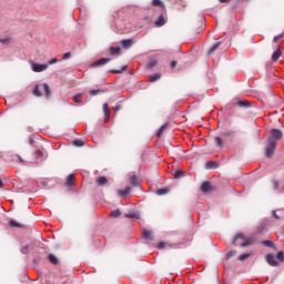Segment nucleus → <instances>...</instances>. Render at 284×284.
<instances>
[{
    "label": "nucleus",
    "instance_id": "49530a36",
    "mask_svg": "<svg viewBox=\"0 0 284 284\" xmlns=\"http://www.w3.org/2000/svg\"><path fill=\"white\" fill-rule=\"evenodd\" d=\"M234 254H236V251L229 252L226 255V258H232V256H234Z\"/></svg>",
    "mask_w": 284,
    "mask_h": 284
},
{
    "label": "nucleus",
    "instance_id": "f03ea898",
    "mask_svg": "<svg viewBox=\"0 0 284 284\" xmlns=\"http://www.w3.org/2000/svg\"><path fill=\"white\" fill-rule=\"evenodd\" d=\"M239 239H241L242 241L245 240V236L242 233H237L234 237H233V244L234 245H240V247H247L248 245H252V243H254V240L250 239L246 240L242 243H239Z\"/></svg>",
    "mask_w": 284,
    "mask_h": 284
},
{
    "label": "nucleus",
    "instance_id": "72a5a7b5",
    "mask_svg": "<svg viewBox=\"0 0 284 284\" xmlns=\"http://www.w3.org/2000/svg\"><path fill=\"white\" fill-rule=\"evenodd\" d=\"M9 225H11V227H21V224H19V222L14 221V220H11L9 222Z\"/></svg>",
    "mask_w": 284,
    "mask_h": 284
},
{
    "label": "nucleus",
    "instance_id": "412c9836",
    "mask_svg": "<svg viewBox=\"0 0 284 284\" xmlns=\"http://www.w3.org/2000/svg\"><path fill=\"white\" fill-rule=\"evenodd\" d=\"M221 45V42H215L207 51L209 54H212V52L216 51L217 48Z\"/></svg>",
    "mask_w": 284,
    "mask_h": 284
},
{
    "label": "nucleus",
    "instance_id": "6e6d98bb",
    "mask_svg": "<svg viewBox=\"0 0 284 284\" xmlns=\"http://www.w3.org/2000/svg\"><path fill=\"white\" fill-rule=\"evenodd\" d=\"M0 187H3V181L0 180Z\"/></svg>",
    "mask_w": 284,
    "mask_h": 284
},
{
    "label": "nucleus",
    "instance_id": "bb28decb",
    "mask_svg": "<svg viewBox=\"0 0 284 284\" xmlns=\"http://www.w3.org/2000/svg\"><path fill=\"white\" fill-rule=\"evenodd\" d=\"M0 43L8 45L10 43V37L0 38Z\"/></svg>",
    "mask_w": 284,
    "mask_h": 284
},
{
    "label": "nucleus",
    "instance_id": "c03bdc74",
    "mask_svg": "<svg viewBox=\"0 0 284 284\" xmlns=\"http://www.w3.org/2000/svg\"><path fill=\"white\" fill-rule=\"evenodd\" d=\"M223 136H234V131H225Z\"/></svg>",
    "mask_w": 284,
    "mask_h": 284
},
{
    "label": "nucleus",
    "instance_id": "cd10ccee",
    "mask_svg": "<svg viewBox=\"0 0 284 284\" xmlns=\"http://www.w3.org/2000/svg\"><path fill=\"white\" fill-rule=\"evenodd\" d=\"M262 245H265V247H274V242L265 240L262 242Z\"/></svg>",
    "mask_w": 284,
    "mask_h": 284
},
{
    "label": "nucleus",
    "instance_id": "c85d7f7f",
    "mask_svg": "<svg viewBox=\"0 0 284 284\" xmlns=\"http://www.w3.org/2000/svg\"><path fill=\"white\" fill-rule=\"evenodd\" d=\"M276 258H277V261H280V263L284 262V253H283V251L277 252Z\"/></svg>",
    "mask_w": 284,
    "mask_h": 284
},
{
    "label": "nucleus",
    "instance_id": "ddd939ff",
    "mask_svg": "<svg viewBox=\"0 0 284 284\" xmlns=\"http://www.w3.org/2000/svg\"><path fill=\"white\" fill-rule=\"evenodd\" d=\"M143 239H144L145 241H152V231H150V230H144V231H143Z\"/></svg>",
    "mask_w": 284,
    "mask_h": 284
},
{
    "label": "nucleus",
    "instance_id": "ea45409f",
    "mask_svg": "<svg viewBox=\"0 0 284 284\" xmlns=\"http://www.w3.org/2000/svg\"><path fill=\"white\" fill-rule=\"evenodd\" d=\"M29 248H30V246H28V245L22 246V247L20 248L21 254H28V250H29Z\"/></svg>",
    "mask_w": 284,
    "mask_h": 284
},
{
    "label": "nucleus",
    "instance_id": "5701e85b",
    "mask_svg": "<svg viewBox=\"0 0 284 284\" xmlns=\"http://www.w3.org/2000/svg\"><path fill=\"white\" fill-rule=\"evenodd\" d=\"M159 79H161V73H154L150 75L151 83H154V81H159Z\"/></svg>",
    "mask_w": 284,
    "mask_h": 284
},
{
    "label": "nucleus",
    "instance_id": "4be33fe9",
    "mask_svg": "<svg viewBox=\"0 0 284 284\" xmlns=\"http://www.w3.org/2000/svg\"><path fill=\"white\" fill-rule=\"evenodd\" d=\"M103 112H104V116L106 119H110V108L108 106V103L103 104Z\"/></svg>",
    "mask_w": 284,
    "mask_h": 284
},
{
    "label": "nucleus",
    "instance_id": "e433bc0d",
    "mask_svg": "<svg viewBox=\"0 0 284 284\" xmlns=\"http://www.w3.org/2000/svg\"><path fill=\"white\" fill-rule=\"evenodd\" d=\"M246 258H250V253H244L240 255L239 261H246Z\"/></svg>",
    "mask_w": 284,
    "mask_h": 284
},
{
    "label": "nucleus",
    "instance_id": "7ed1b4c3",
    "mask_svg": "<svg viewBox=\"0 0 284 284\" xmlns=\"http://www.w3.org/2000/svg\"><path fill=\"white\" fill-rule=\"evenodd\" d=\"M155 26L156 28H161L163 26H165V23H168V18L165 17V14H160L159 18L155 20Z\"/></svg>",
    "mask_w": 284,
    "mask_h": 284
},
{
    "label": "nucleus",
    "instance_id": "5fc2aeb1",
    "mask_svg": "<svg viewBox=\"0 0 284 284\" xmlns=\"http://www.w3.org/2000/svg\"><path fill=\"white\" fill-rule=\"evenodd\" d=\"M220 1V3H227V1H230V0H219Z\"/></svg>",
    "mask_w": 284,
    "mask_h": 284
},
{
    "label": "nucleus",
    "instance_id": "f704fd0d",
    "mask_svg": "<svg viewBox=\"0 0 284 284\" xmlns=\"http://www.w3.org/2000/svg\"><path fill=\"white\" fill-rule=\"evenodd\" d=\"M73 145H75V148H82L83 141H81V140H74V141H73Z\"/></svg>",
    "mask_w": 284,
    "mask_h": 284
},
{
    "label": "nucleus",
    "instance_id": "864d4df0",
    "mask_svg": "<svg viewBox=\"0 0 284 284\" xmlns=\"http://www.w3.org/2000/svg\"><path fill=\"white\" fill-rule=\"evenodd\" d=\"M274 219H278V215H276V211H273Z\"/></svg>",
    "mask_w": 284,
    "mask_h": 284
},
{
    "label": "nucleus",
    "instance_id": "f3484780",
    "mask_svg": "<svg viewBox=\"0 0 284 284\" xmlns=\"http://www.w3.org/2000/svg\"><path fill=\"white\" fill-rule=\"evenodd\" d=\"M130 183L131 185H133L134 187H136L139 185V179L136 178V175H131L130 176Z\"/></svg>",
    "mask_w": 284,
    "mask_h": 284
},
{
    "label": "nucleus",
    "instance_id": "f8f14e48",
    "mask_svg": "<svg viewBox=\"0 0 284 284\" xmlns=\"http://www.w3.org/2000/svg\"><path fill=\"white\" fill-rule=\"evenodd\" d=\"M239 108H250L252 104L247 100H240L237 102Z\"/></svg>",
    "mask_w": 284,
    "mask_h": 284
},
{
    "label": "nucleus",
    "instance_id": "2eb2a0df",
    "mask_svg": "<svg viewBox=\"0 0 284 284\" xmlns=\"http://www.w3.org/2000/svg\"><path fill=\"white\" fill-rule=\"evenodd\" d=\"M72 185H74V174H70V175L67 178V186H68V187H72Z\"/></svg>",
    "mask_w": 284,
    "mask_h": 284
},
{
    "label": "nucleus",
    "instance_id": "09e8293b",
    "mask_svg": "<svg viewBox=\"0 0 284 284\" xmlns=\"http://www.w3.org/2000/svg\"><path fill=\"white\" fill-rule=\"evenodd\" d=\"M14 161H19L20 163H23V159H21L19 155H14Z\"/></svg>",
    "mask_w": 284,
    "mask_h": 284
},
{
    "label": "nucleus",
    "instance_id": "dca6fc26",
    "mask_svg": "<svg viewBox=\"0 0 284 284\" xmlns=\"http://www.w3.org/2000/svg\"><path fill=\"white\" fill-rule=\"evenodd\" d=\"M165 130H168V123L163 124L162 126H160V129L156 132V136H162L163 132H165Z\"/></svg>",
    "mask_w": 284,
    "mask_h": 284
},
{
    "label": "nucleus",
    "instance_id": "39448f33",
    "mask_svg": "<svg viewBox=\"0 0 284 284\" xmlns=\"http://www.w3.org/2000/svg\"><path fill=\"white\" fill-rule=\"evenodd\" d=\"M265 258L268 265H271L272 267H278V262L276 261L273 254H267Z\"/></svg>",
    "mask_w": 284,
    "mask_h": 284
},
{
    "label": "nucleus",
    "instance_id": "a878e982",
    "mask_svg": "<svg viewBox=\"0 0 284 284\" xmlns=\"http://www.w3.org/2000/svg\"><path fill=\"white\" fill-rule=\"evenodd\" d=\"M128 70V65H124L121 68V70H112V74H121L122 72H125Z\"/></svg>",
    "mask_w": 284,
    "mask_h": 284
},
{
    "label": "nucleus",
    "instance_id": "7c9ffc66",
    "mask_svg": "<svg viewBox=\"0 0 284 284\" xmlns=\"http://www.w3.org/2000/svg\"><path fill=\"white\" fill-rule=\"evenodd\" d=\"M215 143H216L217 148H223V139L216 136L215 138Z\"/></svg>",
    "mask_w": 284,
    "mask_h": 284
},
{
    "label": "nucleus",
    "instance_id": "aec40b11",
    "mask_svg": "<svg viewBox=\"0 0 284 284\" xmlns=\"http://www.w3.org/2000/svg\"><path fill=\"white\" fill-rule=\"evenodd\" d=\"M42 88H43V90H44V93H45L47 99H50V94H51V92H50V85H48V83H44V84L42 85Z\"/></svg>",
    "mask_w": 284,
    "mask_h": 284
},
{
    "label": "nucleus",
    "instance_id": "603ef678",
    "mask_svg": "<svg viewBox=\"0 0 284 284\" xmlns=\"http://www.w3.org/2000/svg\"><path fill=\"white\" fill-rule=\"evenodd\" d=\"M119 110H121V106L120 105H115L114 106V112H119Z\"/></svg>",
    "mask_w": 284,
    "mask_h": 284
},
{
    "label": "nucleus",
    "instance_id": "58836bf2",
    "mask_svg": "<svg viewBox=\"0 0 284 284\" xmlns=\"http://www.w3.org/2000/svg\"><path fill=\"white\" fill-rule=\"evenodd\" d=\"M183 175V171L178 170L174 172V179H181V176Z\"/></svg>",
    "mask_w": 284,
    "mask_h": 284
},
{
    "label": "nucleus",
    "instance_id": "79ce46f5",
    "mask_svg": "<svg viewBox=\"0 0 284 284\" xmlns=\"http://www.w3.org/2000/svg\"><path fill=\"white\" fill-rule=\"evenodd\" d=\"M99 92H101V90L93 89V90L90 91V95L91 97H97V94H99Z\"/></svg>",
    "mask_w": 284,
    "mask_h": 284
},
{
    "label": "nucleus",
    "instance_id": "c9c22d12",
    "mask_svg": "<svg viewBox=\"0 0 284 284\" xmlns=\"http://www.w3.org/2000/svg\"><path fill=\"white\" fill-rule=\"evenodd\" d=\"M126 219H139V213H128Z\"/></svg>",
    "mask_w": 284,
    "mask_h": 284
},
{
    "label": "nucleus",
    "instance_id": "8fccbe9b",
    "mask_svg": "<svg viewBox=\"0 0 284 284\" xmlns=\"http://www.w3.org/2000/svg\"><path fill=\"white\" fill-rule=\"evenodd\" d=\"M273 187H274V190H278V182L277 181L273 182Z\"/></svg>",
    "mask_w": 284,
    "mask_h": 284
},
{
    "label": "nucleus",
    "instance_id": "b1692460",
    "mask_svg": "<svg viewBox=\"0 0 284 284\" xmlns=\"http://www.w3.org/2000/svg\"><path fill=\"white\" fill-rule=\"evenodd\" d=\"M119 52H121V48H119V47L110 48V54L114 55V54H119Z\"/></svg>",
    "mask_w": 284,
    "mask_h": 284
},
{
    "label": "nucleus",
    "instance_id": "3c124183",
    "mask_svg": "<svg viewBox=\"0 0 284 284\" xmlns=\"http://www.w3.org/2000/svg\"><path fill=\"white\" fill-rule=\"evenodd\" d=\"M171 68H172V69L176 68V61H172V62H171Z\"/></svg>",
    "mask_w": 284,
    "mask_h": 284
},
{
    "label": "nucleus",
    "instance_id": "6ab92c4d",
    "mask_svg": "<svg viewBox=\"0 0 284 284\" xmlns=\"http://www.w3.org/2000/svg\"><path fill=\"white\" fill-rule=\"evenodd\" d=\"M105 183H108V178L106 176L98 178V180H97L98 185H105Z\"/></svg>",
    "mask_w": 284,
    "mask_h": 284
},
{
    "label": "nucleus",
    "instance_id": "4d7b16f0",
    "mask_svg": "<svg viewBox=\"0 0 284 284\" xmlns=\"http://www.w3.org/2000/svg\"><path fill=\"white\" fill-rule=\"evenodd\" d=\"M39 154H41V152H36V156H39Z\"/></svg>",
    "mask_w": 284,
    "mask_h": 284
},
{
    "label": "nucleus",
    "instance_id": "c756f323",
    "mask_svg": "<svg viewBox=\"0 0 284 284\" xmlns=\"http://www.w3.org/2000/svg\"><path fill=\"white\" fill-rule=\"evenodd\" d=\"M169 190L168 189H159L156 191L158 196H163V194H168Z\"/></svg>",
    "mask_w": 284,
    "mask_h": 284
},
{
    "label": "nucleus",
    "instance_id": "9d476101",
    "mask_svg": "<svg viewBox=\"0 0 284 284\" xmlns=\"http://www.w3.org/2000/svg\"><path fill=\"white\" fill-rule=\"evenodd\" d=\"M201 190L203 192H210L212 190V184H210V182H203L201 185Z\"/></svg>",
    "mask_w": 284,
    "mask_h": 284
},
{
    "label": "nucleus",
    "instance_id": "a211bd4d",
    "mask_svg": "<svg viewBox=\"0 0 284 284\" xmlns=\"http://www.w3.org/2000/svg\"><path fill=\"white\" fill-rule=\"evenodd\" d=\"M48 260L50 263H52V265H57V263H59V260L57 258V256H54V254H49Z\"/></svg>",
    "mask_w": 284,
    "mask_h": 284
},
{
    "label": "nucleus",
    "instance_id": "37998d69",
    "mask_svg": "<svg viewBox=\"0 0 284 284\" xmlns=\"http://www.w3.org/2000/svg\"><path fill=\"white\" fill-rule=\"evenodd\" d=\"M71 57H72V53L67 52L63 54L62 59H63V61H65V60L70 59Z\"/></svg>",
    "mask_w": 284,
    "mask_h": 284
},
{
    "label": "nucleus",
    "instance_id": "1a4fd4ad",
    "mask_svg": "<svg viewBox=\"0 0 284 284\" xmlns=\"http://www.w3.org/2000/svg\"><path fill=\"white\" fill-rule=\"evenodd\" d=\"M152 6H154L155 8H160L162 10V12H163V10H165V6L163 4V2L161 0H153Z\"/></svg>",
    "mask_w": 284,
    "mask_h": 284
},
{
    "label": "nucleus",
    "instance_id": "0eeeda50",
    "mask_svg": "<svg viewBox=\"0 0 284 284\" xmlns=\"http://www.w3.org/2000/svg\"><path fill=\"white\" fill-rule=\"evenodd\" d=\"M159 61L155 58H151L146 64L148 70H152V68H156Z\"/></svg>",
    "mask_w": 284,
    "mask_h": 284
},
{
    "label": "nucleus",
    "instance_id": "f257e3e1",
    "mask_svg": "<svg viewBox=\"0 0 284 284\" xmlns=\"http://www.w3.org/2000/svg\"><path fill=\"white\" fill-rule=\"evenodd\" d=\"M283 139V131L278 129H272L270 131V136L267 139V145L265 149V156L270 159L272 154H274V150H276V144L278 141Z\"/></svg>",
    "mask_w": 284,
    "mask_h": 284
},
{
    "label": "nucleus",
    "instance_id": "9b49d317",
    "mask_svg": "<svg viewBox=\"0 0 284 284\" xmlns=\"http://www.w3.org/2000/svg\"><path fill=\"white\" fill-rule=\"evenodd\" d=\"M131 190L132 189L130 186H126L124 190H119L118 194H119V196H128V194H130Z\"/></svg>",
    "mask_w": 284,
    "mask_h": 284
},
{
    "label": "nucleus",
    "instance_id": "473e14b6",
    "mask_svg": "<svg viewBox=\"0 0 284 284\" xmlns=\"http://www.w3.org/2000/svg\"><path fill=\"white\" fill-rule=\"evenodd\" d=\"M212 168H216V162H212V161L206 162V169L212 170Z\"/></svg>",
    "mask_w": 284,
    "mask_h": 284
},
{
    "label": "nucleus",
    "instance_id": "6e6552de",
    "mask_svg": "<svg viewBox=\"0 0 284 284\" xmlns=\"http://www.w3.org/2000/svg\"><path fill=\"white\" fill-rule=\"evenodd\" d=\"M283 54V51H281V48L275 50L272 54V61H278L281 59V55Z\"/></svg>",
    "mask_w": 284,
    "mask_h": 284
},
{
    "label": "nucleus",
    "instance_id": "2f4dec72",
    "mask_svg": "<svg viewBox=\"0 0 284 284\" xmlns=\"http://www.w3.org/2000/svg\"><path fill=\"white\" fill-rule=\"evenodd\" d=\"M34 97H41V90H39V85H36L33 89Z\"/></svg>",
    "mask_w": 284,
    "mask_h": 284
},
{
    "label": "nucleus",
    "instance_id": "a19ab883",
    "mask_svg": "<svg viewBox=\"0 0 284 284\" xmlns=\"http://www.w3.org/2000/svg\"><path fill=\"white\" fill-rule=\"evenodd\" d=\"M58 62H59V59L53 58V59H51V60L48 62L47 65H54V63H58Z\"/></svg>",
    "mask_w": 284,
    "mask_h": 284
},
{
    "label": "nucleus",
    "instance_id": "4468645a",
    "mask_svg": "<svg viewBox=\"0 0 284 284\" xmlns=\"http://www.w3.org/2000/svg\"><path fill=\"white\" fill-rule=\"evenodd\" d=\"M121 45L122 48H124L125 50H128V48L132 47V40L128 39V40H122L121 41Z\"/></svg>",
    "mask_w": 284,
    "mask_h": 284
},
{
    "label": "nucleus",
    "instance_id": "de8ad7c7",
    "mask_svg": "<svg viewBox=\"0 0 284 284\" xmlns=\"http://www.w3.org/2000/svg\"><path fill=\"white\" fill-rule=\"evenodd\" d=\"M163 247H165V243L160 242V243L158 244V250H163Z\"/></svg>",
    "mask_w": 284,
    "mask_h": 284
},
{
    "label": "nucleus",
    "instance_id": "4c0bfd02",
    "mask_svg": "<svg viewBox=\"0 0 284 284\" xmlns=\"http://www.w3.org/2000/svg\"><path fill=\"white\" fill-rule=\"evenodd\" d=\"M73 101H74L75 103H81V93L75 94V95L73 97Z\"/></svg>",
    "mask_w": 284,
    "mask_h": 284
},
{
    "label": "nucleus",
    "instance_id": "393cba45",
    "mask_svg": "<svg viewBox=\"0 0 284 284\" xmlns=\"http://www.w3.org/2000/svg\"><path fill=\"white\" fill-rule=\"evenodd\" d=\"M110 216H112L113 219H119V216H121V211L116 209L110 213Z\"/></svg>",
    "mask_w": 284,
    "mask_h": 284
},
{
    "label": "nucleus",
    "instance_id": "20e7f679",
    "mask_svg": "<svg viewBox=\"0 0 284 284\" xmlns=\"http://www.w3.org/2000/svg\"><path fill=\"white\" fill-rule=\"evenodd\" d=\"M31 68L33 70V72H43L45 70H48V64H39V63H32Z\"/></svg>",
    "mask_w": 284,
    "mask_h": 284
},
{
    "label": "nucleus",
    "instance_id": "423d86ee",
    "mask_svg": "<svg viewBox=\"0 0 284 284\" xmlns=\"http://www.w3.org/2000/svg\"><path fill=\"white\" fill-rule=\"evenodd\" d=\"M111 59L110 58H102L95 62L92 63V68H99L101 65H105V63H110Z\"/></svg>",
    "mask_w": 284,
    "mask_h": 284
},
{
    "label": "nucleus",
    "instance_id": "a18cd8bd",
    "mask_svg": "<svg viewBox=\"0 0 284 284\" xmlns=\"http://www.w3.org/2000/svg\"><path fill=\"white\" fill-rule=\"evenodd\" d=\"M278 39H283V34L275 36L273 42L278 43Z\"/></svg>",
    "mask_w": 284,
    "mask_h": 284
}]
</instances>
